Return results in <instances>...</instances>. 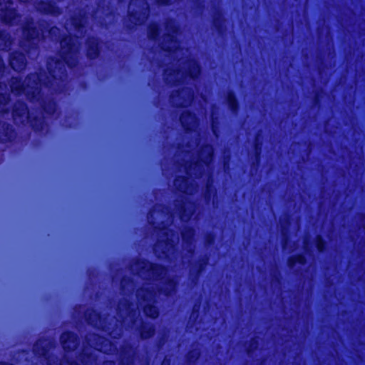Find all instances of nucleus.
<instances>
[{"label": "nucleus", "instance_id": "nucleus-1", "mask_svg": "<svg viewBox=\"0 0 365 365\" xmlns=\"http://www.w3.org/2000/svg\"><path fill=\"white\" fill-rule=\"evenodd\" d=\"M86 19L80 14L79 17H72L65 25V29L70 31L73 29L76 34H71L61 41L60 59L49 58L47 69L49 76L46 73L29 74L24 81L17 77H12L9 81L10 91L15 96H25L31 103L36 106V112L41 116H33L27 106L16 102L12 110L13 119L16 124H29L35 130H43L45 126L43 113L51 115L55 113L56 103L48 96L61 92L63 81L66 78L65 64L73 67L77 62L79 48L78 38L83 36V27Z\"/></svg>", "mask_w": 365, "mask_h": 365}, {"label": "nucleus", "instance_id": "nucleus-2", "mask_svg": "<svg viewBox=\"0 0 365 365\" xmlns=\"http://www.w3.org/2000/svg\"><path fill=\"white\" fill-rule=\"evenodd\" d=\"M130 270L137 277L145 280L143 287L137 290L135 297L137 304L129 303L130 292L134 289L133 280L124 278L120 283L123 294L126 296L120 300L113 311L115 316L110 317V314L102 317L94 310H89L85 314V319L88 324L101 329L113 339L120 337L123 327L125 329H135L140 331L142 339L151 337L155 332L152 324L143 322L138 319L139 307L143 308L147 317L155 319L158 317V309L152 304L157 302L161 294L168 297L175 292V282L172 279H165L166 270L158 264H150L143 260H136L130 265Z\"/></svg>", "mask_w": 365, "mask_h": 365}, {"label": "nucleus", "instance_id": "nucleus-3", "mask_svg": "<svg viewBox=\"0 0 365 365\" xmlns=\"http://www.w3.org/2000/svg\"><path fill=\"white\" fill-rule=\"evenodd\" d=\"M178 26L171 20L165 24V32L159 39L160 52L165 63L158 64L160 67L166 66L164 79L168 84L175 85L180 82H187L199 75L200 68L198 63L190 58L187 49L180 47L177 41Z\"/></svg>", "mask_w": 365, "mask_h": 365}, {"label": "nucleus", "instance_id": "nucleus-4", "mask_svg": "<svg viewBox=\"0 0 365 365\" xmlns=\"http://www.w3.org/2000/svg\"><path fill=\"white\" fill-rule=\"evenodd\" d=\"M174 206V209L170 212L162 205H156L148 216V222L154 226L159 237L153 247L158 258H170L174 252L175 245L179 241L178 234L166 227L173 222V216L178 215L182 221H187L198 210V207L187 202L185 196L176 200Z\"/></svg>", "mask_w": 365, "mask_h": 365}, {"label": "nucleus", "instance_id": "nucleus-5", "mask_svg": "<svg viewBox=\"0 0 365 365\" xmlns=\"http://www.w3.org/2000/svg\"><path fill=\"white\" fill-rule=\"evenodd\" d=\"M180 120L186 130L185 139L191 138L192 140L187 142L185 146L179 145L178 147V152L180 153L178 155H183L184 158L189 159L187 160L183 158L182 163L179 165V169L180 171L183 170L190 178L192 176L197 178H201L205 168L209 170V165L212 160V147L209 145L202 147L196 158L190 155L191 151L199 145L200 134L197 130V120L195 115L187 112L181 115Z\"/></svg>", "mask_w": 365, "mask_h": 365}, {"label": "nucleus", "instance_id": "nucleus-6", "mask_svg": "<svg viewBox=\"0 0 365 365\" xmlns=\"http://www.w3.org/2000/svg\"><path fill=\"white\" fill-rule=\"evenodd\" d=\"M86 342L90 347H86L76 361H71L68 356H66V361L59 363L56 358L48 356L44 358L46 365H96L98 364L96 352L109 354L117 352L119 354L121 365H130L133 361L135 351L130 346H122L118 351L113 342L96 334H88L86 336Z\"/></svg>", "mask_w": 365, "mask_h": 365}, {"label": "nucleus", "instance_id": "nucleus-7", "mask_svg": "<svg viewBox=\"0 0 365 365\" xmlns=\"http://www.w3.org/2000/svg\"><path fill=\"white\" fill-rule=\"evenodd\" d=\"M46 32L41 24L36 26L33 19H26L22 27V40L19 43L20 47L26 53H30L32 49L36 48L38 43L45 38Z\"/></svg>", "mask_w": 365, "mask_h": 365}, {"label": "nucleus", "instance_id": "nucleus-8", "mask_svg": "<svg viewBox=\"0 0 365 365\" xmlns=\"http://www.w3.org/2000/svg\"><path fill=\"white\" fill-rule=\"evenodd\" d=\"M148 4L145 0H131L128 6L129 21L135 24H142L148 19Z\"/></svg>", "mask_w": 365, "mask_h": 365}, {"label": "nucleus", "instance_id": "nucleus-9", "mask_svg": "<svg viewBox=\"0 0 365 365\" xmlns=\"http://www.w3.org/2000/svg\"><path fill=\"white\" fill-rule=\"evenodd\" d=\"M12 5V0H0V19L9 26L17 25L21 19V15Z\"/></svg>", "mask_w": 365, "mask_h": 365}, {"label": "nucleus", "instance_id": "nucleus-10", "mask_svg": "<svg viewBox=\"0 0 365 365\" xmlns=\"http://www.w3.org/2000/svg\"><path fill=\"white\" fill-rule=\"evenodd\" d=\"M193 99V92L188 88L175 91L170 96L171 103L177 107L189 106Z\"/></svg>", "mask_w": 365, "mask_h": 365}, {"label": "nucleus", "instance_id": "nucleus-11", "mask_svg": "<svg viewBox=\"0 0 365 365\" xmlns=\"http://www.w3.org/2000/svg\"><path fill=\"white\" fill-rule=\"evenodd\" d=\"M175 188L188 195H192L197 190V186L190 182V178L178 177L174 181Z\"/></svg>", "mask_w": 365, "mask_h": 365}, {"label": "nucleus", "instance_id": "nucleus-12", "mask_svg": "<svg viewBox=\"0 0 365 365\" xmlns=\"http://www.w3.org/2000/svg\"><path fill=\"white\" fill-rule=\"evenodd\" d=\"M26 59L25 56L18 51L11 53L9 57L10 66L17 72L23 71L26 66Z\"/></svg>", "mask_w": 365, "mask_h": 365}, {"label": "nucleus", "instance_id": "nucleus-13", "mask_svg": "<svg viewBox=\"0 0 365 365\" xmlns=\"http://www.w3.org/2000/svg\"><path fill=\"white\" fill-rule=\"evenodd\" d=\"M54 346V341L52 339H40L34 345V354L46 356L49 350Z\"/></svg>", "mask_w": 365, "mask_h": 365}, {"label": "nucleus", "instance_id": "nucleus-14", "mask_svg": "<svg viewBox=\"0 0 365 365\" xmlns=\"http://www.w3.org/2000/svg\"><path fill=\"white\" fill-rule=\"evenodd\" d=\"M61 343L66 351H74L78 345L77 337L71 332L63 333L61 336Z\"/></svg>", "mask_w": 365, "mask_h": 365}, {"label": "nucleus", "instance_id": "nucleus-15", "mask_svg": "<svg viewBox=\"0 0 365 365\" xmlns=\"http://www.w3.org/2000/svg\"><path fill=\"white\" fill-rule=\"evenodd\" d=\"M193 236L194 231L192 229L186 228L182 232V246L189 253H192L194 251V246L192 245Z\"/></svg>", "mask_w": 365, "mask_h": 365}, {"label": "nucleus", "instance_id": "nucleus-16", "mask_svg": "<svg viewBox=\"0 0 365 365\" xmlns=\"http://www.w3.org/2000/svg\"><path fill=\"white\" fill-rule=\"evenodd\" d=\"M14 43V38L11 34L5 31H0V50L8 51L11 49V46Z\"/></svg>", "mask_w": 365, "mask_h": 365}, {"label": "nucleus", "instance_id": "nucleus-17", "mask_svg": "<svg viewBox=\"0 0 365 365\" xmlns=\"http://www.w3.org/2000/svg\"><path fill=\"white\" fill-rule=\"evenodd\" d=\"M36 7L38 11L43 14L52 16H58L61 14L60 9L50 3L41 1L36 4Z\"/></svg>", "mask_w": 365, "mask_h": 365}, {"label": "nucleus", "instance_id": "nucleus-18", "mask_svg": "<svg viewBox=\"0 0 365 365\" xmlns=\"http://www.w3.org/2000/svg\"><path fill=\"white\" fill-rule=\"evenodd\" d=\"M14 137L11 127L6 123L0 122V141L6 142L11 140Z\"/></svg>", "mask_w": 365, "mask_h": 365}, {"label": "nucleus", "instance_id": "nucleus-19", "mask_svg": "<svg viewBox=\"0 0 365 365\" xmlns=\"http://www.w3.org/2000/svg\"><path fill=\"white\" fill-rule=\"evenodd\" d=\"M87 56L89 58L93 59L98 56V42L94 38H90L87 41Z\"/></svg>", "mask_w": 365, "mask_h": 365}, {"label": "nucleus", "instance_id": "nucleus-20", "mask_svg": "<svg viewBox=\"0 0 365 365\" xmlns=\"http://www.w3.org/2000/svg\"><path fill=\"white\" fill-rule=\"evenodd\" d=\"M208 262L207 258L202 259L197 264L193 265L190 269V275L192 278L194 283L197 279L198 274L203 270L204 267L207 265Z\"/></svg>", "mask_w": 365, "mask_h": 365}, {"label": "nucleus", "instance_id": "nucleus-21", "mask_svg": "<svg viewBox=\"0 0 365 365\" xmlns=\"http://www.w3.org/2000/svg\"><path fill=\"white\" fill-rule=\"evenodd\" d=\"M212 197V204L215 205V199L216 197V191L212 186V180L210 175H208L207 182L206 185V192L205 193V197L207 201H210Z\"/></svg>", "mask_w": 365, "mask_h": 365}, {"label": "nucleus", "instance_id": "nucleus-22", "mask_svg": "<svg viewBox=\"0 0 365 365\" xmlns=\"http://www.w3.org/2000/svg\"><path fill=\"white\" fill-rule=\"evenodd\" d=\"M225 21L222 17V14L220 11H217L213 16V24L215 27L217 29L219 33H222L223 31V25Z\"/></svg>", "mask_w": 365, "mask_h": 365}, {"label": "nucleus", "instance_id": "nucleus-23", "mask_svg": "<svg viewBox=\"0 0 365 365\" xmlns=\"http://www.w3.org/2000/svg\"><path fill=\"white\" fill-rule=\"evenodd\" d=\"M227 103L228 104L229 108L233 113H235L237 109V103L235 97L232 93H228L227 97Z\"/></svg>", "mask_w": 365, "mask_h": 365}, {"label": "nucleus", "instance_id": "nucleus-24", "mask_svg": "<svg viewBox=\"0 0 365 365\" xmlns=\"http://www.w3.org/2000/svg\"><path fill=\"white\" fill-rule=\"evenodd\" d=\"M305 258L302 255H297L295 257H292L289 259L288 260V266L289 267H293L296 263H299L300 264H305Z\"/></svg>", "mask_w": 365, "mask_h": 365}, {"label": "nucleus", "instance_id": "nucleus-25", "mask_svg": "<svg viewBox=\"0 0 365 365\" xmlns=\"http://www.w3.org/2000/svg\"><path fill=\"white\" fill-rule=\"evenodd\" d=\"M199 356H200V351L197 349H195L190 351L187 354L186 358L189 363H192V362H195L199 358Z\"/></svg>", "mask_w": 365, "mask_h": 365}, {"label": "nucleus", "instance_id": "nucleus-26", "mask_svg": "<svg viewBox=\"0 0 365 365\" xmlns=\"http://www.w3.org/2000/svg\"><path fill=\"white\" fill-rule=\"evenodd\" d=\"M159 35V30L155 24H151L148 29V38L155 39Z\"/></svg>", "mask_w": 365, "mask_h": 365}, {"label": "nucleus", "instance_id": "nucleus-27", "mask_svg": "<svg viewBox=\"0 0 365 365\" xmlns=\"http://www.w3.org/2000/svg\"><path fill=\"white\" fill-rule=\"evenodd\" d=\"M48 33L52 39L58 40L60 38V30L57 27H52Z\"/></svg>", "mask_w": 365, "mask_h": 365}, {"label": "nucleus", "instance_id": "nucleus-28", "mask_svg": "<svg viewBox=\"0 0 365 365\" xmlns=\"http://www.w3.org/2000/svg\"><path fill=\"white\" fill-rule=\"evenodd\" d=\"M257 346H258V340L256 339H252L250 342V344L247 349V352L248 353L252 352V351L256 349L257 348Z\"/></svg>", "mask_w": 365, "mask_h": 365}, {"label": "nucleus", "instance_id": "nucleus-29", "mask_svg": "<svg viewBox=\"0 0 365 365\" xmlns=\"http://www.w3.org/2000/svg\"><path fill=\"white\" fill-rule=\"evenodd\" d=\"M317 247L319 252H322L324 247V243L321 236L317 237Z\"/></svg>", "mask_w": 365, "mask_h": 365}, {"label": "nucleus", "instance_id": "nucleus-30", "mask_svg": "<svg viewBox=\"0 0 365 365\" xmlns=\"http://www.w3.org/2000/svg\"><path fill=\"white\" fill-rule=\"evenodd\" d=\"M215 111L214 110H212V131H213V133L217 136V125H216V118L215 117Z\"/></svg>", "mask_w": 365, "mask_h": 365}, {"label": "nucleus", "instance_id": "nucleus-31", "mask_svg": "<svg viewBox=\"0 0 365 365\" xmlns=\"http://www.w3.org/2000/svg\"><path fill=\"white\" fill-rule=\"evenodd\" d=\"M103 13V9H101L100 6H98V9L91 14V18L93 20H96L98 16H100L99 14Z\"/></svg>", "mask_w": 365, "mask_h": 365}, {"label": "nucleus", "instance_id": "nucleus-32", "mask_svg": "<svg viewBox=\"0 0 365 365\" xmlns=\"http://www.w3.org/2000/svg\"><path fill=\"white\" fill-rule=\"evenodd\" d=\"M259 145H260L259 144V135H257L256 137V143H255V151H256L257 155H259V151H260Z\"/></svg>", "mask_w": 365, "mask_h": 365}, {"label": "nucleus", "instance_id": "nucleus-33", "mask_svg": "<svg viewBox=\"0 0 365 365\" xmlns=\"http://www.w3.org/2000/svg\"><path fill=\"white\" fill-rule=\"evenodd\" d=\"M213 240H214V239L212 235H209L207 236L206 242L207 245L212 243Z\"/></svg>", "mask_w": 365, "mask_h": 365}, {"label": "nucleus", "instance_id": "nucleus-34", "mask_svg": "<svg viewBox=\"0 0 365 365\" xmlns=\"http://www.w3.org/2000/svg\"><path fill=\"white\" fill-rule=\"evenodd\" d=\"M157 2L160 5H166L169 4L170 0H157Z\"/></svg>", "mask_w": 365, "mask_h": 365}, {"label": "nucleus", "instance_id": "nucleus-35", "mask_svg": "<svg viewBox=\"0 0 365 365\" xmlns=\"http://www.w3.org/2000/svg\"><path fill=\"white\" fill-rule=\"evenodd\" d=\"M170 359H168L167 357H165L162 362V365H170Z\"/></svg>", "mask_w": 365, "mask_h": 365}, {"label": "nucleus", "instance_id": "nucleus-36", "mask_svg": "<svg viewBox=\"0 0 365 365\" xmlns=\"http://www.w3.org/2000/svg\"><path fill=\"white\" fill-rule=\"evenodd\" d=\"M115 362H113V361H106L103 362V365H115Z\"/></svg>", "mask_w": 365, "mask_h": 365}, {"label": "nucleus", "instance_id": "nucleus-37", "mask_svg": "<svg viewBox=\"0 0 365 365\" xmlns=\"http://www.w3.org/2000/svg\"><path fill=\"white\" fill-rule=\"evenodd\" d=\"M287 240H285L284 243V245H283L284 249H286V248H287Z\"/></svg>", "mask_w": 365, "mask_h": 365}]
</instances>
